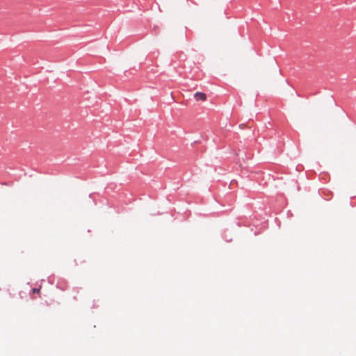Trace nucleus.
<instances>
[{
  "mask_svg": "<svg viewBox=\"0 0 356 356\" xmlns=\"http://www.w3.org/2000/svg\"><path fill=\"white\" fill-rule=\"evenodd\" d=\"M194 97L196 99V101H202L204 102L207 100V95L203 92H197L194 95Z\"/></svg>",
  "mask_w": 356,
  "mask_h": 356,
  "instance_id": "1",
  "label": "nucleus"
},
{
  "mask_svg": "<svg viewBox=\"0 0 356 356\" xmlns=\"http://www.w3.org/2000/svg\"><path fill=\"white\" fill-rule=\"evenodd\" d=\"M39 291H40V289H34L33 290V293H38V292H39Z\"/></svg>",
  "mask_w": 356,
  "mask_h": 356,
  "instance_id": "3",
  "label": "nucleus"
},
{
  "mask_svg": "<svg viewBox=\"0 0 356 356\" xmlns=\"http://www.w3.org/2000/svg\"><path fill=\"white\" fill-rule=\"evenodd\" d=\"M133 73L130 72L128 70H120L115 74L120 76V77H129Z\"/></svg>",
  "mask_w": 356,
  "mask_h": 356,
  "instance_id": "2",
  "label": "nucleus"
}]
</instances>
